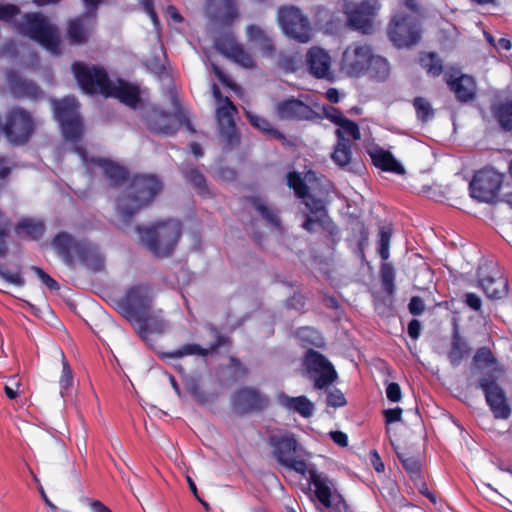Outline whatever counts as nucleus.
<instances>
[{
  "label": "nucleus",
  "mask_w": 512,
  "mask_h": 512,
  "mask_svg": "<svg viewBox=\"0 0 512 512\" xmlns=\"http://www.w3.org/2000/svg\"><path fill=\"white\" fill-rule=\"evenodd\" d=\"M269 445L277 462L289 470L299 473L305 480L303 490L309 494L315 507L319 509L320 503V474L315 466L310 465L304 458V449L293 433L271 435Z\"/></svg>",
  "instance_id": "nucleus-1"
},
{
  "label": "nucleus",
  "mask_w": 512,
  "mask_h": 512,
  "mask_svg": "<svg viewBox=\"0 0 512 512\" xmlns=\"http://www.w3.org/2000/svg\"><path fill=\"white\" fill-rule=\"evenodd\" d=\"M162 180L154 174L133 176L125 193L117 199V215L124 224L129 223L143 208L150 205L163 189Z\"/></svg>",
  "instance_id": "nucleus-2"
},
{
  "label": "nucleus",
  "mask_w": 512,
  "mask_h": 512,
  "mask_svg": "<svg viewBox=\"0 0 512 512\" xmlns=\"http://www.w3.org/2000/svg\"><path fill=\"white\" fill-rule=\"evenodd\" d=\"M52 245L64 263L71 268L77 262L94 273L105 267L104 256L95 243L76 239L67 232H59L53 237Z\"/></svg>",
  "instance_id": "nucleus-3"
},
{
  "label": "nucleus",
  "mask_w": 512,
  "mask_h": 512,
  "mask_svg": "<svg viewBox=\"0 0 512 512\" xmlns=\"http://www.w3.org/2000/svg\"><path fill=\"white\" fill-rule=\"evenodd\" d=\"M140 242L157 258L170 257L181 238L182 224L179 220L157 221L151 226L137 225Z\"/></svg>",
  "instance_id": "nucleus-4"
},
{
  "label": "nucleus",
  "mask_w": 512,
  "mask_h": 512,
  "mask_svg": "<svg viewBox=\"0 0 512 512\" xmlns=\"http://www.w3.org/2000/svg\"><path fill=\"white\" fill-rule=\"evenodd\" d=\"M23 19L24 22L19 25L23 35L38 42L53 55L61 54V40L56 25L39 12L26 13Z\"/></svg>",
  "instance_id": "nucleus-5"
},
{
  "label": "nucleus",
  "mask_w": 512,
  "mask_h": 512,
  "mask_svg": "<svg viewBox=\"0 0 512 512\" xmlns=\"http://www.w3.org/2000/svg\"><path fill=\"white\" fill-rule=\"evenodd\" d=\"M120 314L129 322L151 310L153 307V288L148 283H137L130 286L124 295L116 301Z\"/></svg>",
  "instance_id": "nucleus-6"
},
{
  "label": "nucleus",
  "mask_w": 512,
  "mask_h": 512,
  "mask_svg": "<svg viewBox=\"0 0 512 512\" xmlns=\"http://www.w3.org/2000/svg\"><path fill=\"white\" fill-rule=\"evenodd\" d=\"M36 129L32 114L22 107H13L6 114L5 123L1 125L8 142L13 146L26 145Z\"/></svg>",
  "instance_id": "nucleus-7"
},
{
  "label": "nucleus",
  "mask_w": 512,
  "mask_h": 512,
  "mask_svg": "<svg viewBox=\"0 0 512 512\" xmlns=\"http://www.w3.org/2000/svg\"><path fill=\"white\" fill-rule=\"evenodd\" d=\"M71 70L79 87L85 94L105 95L111 81L105 68L98 65H88L82 61H74Z\"/></svg>",
  "instance_id": "nucleus-8"
},
{
  "label": "nucleus",
  "mask_w": 512,
  "mask_h": 512,
  "mask_svg": "<svg viewBox=\"0 0 512 512\" xmlns=\"http://www.w3.org/2000/svg\"><path fill=\"white\" fill-rule=\"evenodd\" d=\"M270 405L269 396L253 386H241L230 396V407L238 416L261 414Z\"/></svg>",
  "instance_id": "nucleus-9"
},
{
  "label": "nucleus",
  "mask_w": 512,
  "mask_h": 512,
  "mask_svg": "<svg viewBox=\"0 0 512 512\" xmlns=\"http://www.w3.org/2000/svg\"><path fill=\"white\" fill-rule=\"evenodd\" d=\"M286 183L290 189L293 190L294 195L301 199L306 207V219L303 223V228L307 231H314L315 225L320 224V199L315 198L310 193V188L305 182L302 174L298 171H289L286 174Z\"/></svg>",
  "instance_id": "nucleus-10"
},
{
  "label": "nucleus",
  "mask_w": 512,
  "mask_h": 512,
  "mask_svg": "<svg viewBox=\"0 0 512 512\" xmlns=\"http://www.w3.org/2000/svg\"><path fill=\"white\" fill-rule=\"evenodd\" d=\"M278 22L283 32L300 43H307L312 38V28L308 18L295 6H281L277 13Z\"/></svg>",
  "instance_id": "nucleus-11"
},
{
  "label": "nucleus",
  "mask_w": 512,
  "mask_h": 512,
  "mask_svg": "<svg viewBox=\"0 0 512 512\" xmlns=\"http://www.w3.org/2000/svg\"><path fill=\"white\" fill-rule=\"evenodd\" d=\"M388 36L394 46L410 47L420 40L421 29L414 17L398 13L390 21Z\"/></svg>",
  "instance_id": "nucleus-12"
},
{
  "label": "nucleus",
  "mask_w": 512,
  "mask_h": 512,
  "mask_svg": "<svg viewBox=\"0 0 512 512\" xmlns=\"http://www.w3.org/2000/svg\"><path fill=\"white\" fill-rule=\"evenodd\" d=\"M97 26L95 13L83 12L66 23L65 39L71 46H83L90 42Z\"/></svg>",
  "instance_id": "nucleus-13"
},
{
  "label": "nucleus",
  "mask_w": 512,
  "mask_h": 512,
  "mask_svg": "<svg viewBox=\"0 0 512 512\" xmlns=\"http://www.w3.org/2000/svg\"><path fill=\"white\" fill-rule=\"evenodd\" d=\"M501 183L502 176L494 169L480 170L470 182V195L480 202H489L496 196Z\"/></svg>",
  "instance_id": "nucleus-14"
},
{
  "label": "nucleus",
  "mask_w": 512,
  "mask_h": 512,
  "mask_svg": "<svg viewBox=\"0 0 512 512\" xmlns=\"http://www.w3.org/2000/svg\"><path fill=\"white\" fill-rule=\"evenodd\" d=\"M479 387L483 390L487 404L496 418L506 419L510 415L503 389L492 376H485L479 380Z\"/></svg>",
  "instance_id": "nucleus-15"
},
{
  "label": "nucleus",
  "mask_w": 512,
  "mask_h": 512,
  "mask_svg": "<svg viewBox=\"0 0 512 512\" xmlns=\"http://www.w3.org/2000/svg\"><path fill=\"white\" fill-rule=\"evenodd\" d=\"M372 52L369 45H350L343 53L342 69L352 76L366 73Z\"/></svg>",
  "instance_id": "nucleus-16"
},
{
  "label": "nucleus",
  "mask_w": 512,
  "mask_h": 512,
  "mask_svg": "<svg viewBox=\"0 0 512 512\" xmlns=\"http://www.w3.org/2000/svg\"><path fill=\"white\" fill-rule=\"evenodd\" d=\"M236 112L237 108L229 97H225L224 102L219 103L216 109V118L221 127V134L229 148H234L240 143V137L234 122Z\"/></svg>",
  "instance_id": "nucleus-17"
},
{
  "label": "nucleus",
  "mask_w": 512,
  "mask_h": 512,
  "mask_svg": "<svg viewBox=\"0 0 512 512\" xmlns=\"http://www.w3.org/2000/svg\"><path fill=\"white\" fill-rule=\"evenodd\" d=\"M378 9V0H362L354 9L347 12L349 24L364 34L370 33L373 17Z\"/></svg>",
  "instance_id": "nucleus-18"
},
{
  "label": "nucleus",
  "mask_w": 512,
  "mask_h": 512,
  "mask_svg": "<svg viewBox=\"0 0 512 512\" xmlns=\"http://www.w3.org/2000/svg\"><path fill=\"white\" fill-rule=\"evenodd\" d=\"M137 333L144 341H147L150 334H163L167 328V322L164 319L163 310H151L143 313L139 319L130 322Z\"/></svg>",
  "instance_id": "nucleus-19"
},
{
  "label": "nucleus",
  "mask_w": 512,
  "mask_h": 512,
  "mask_svg": "<svg viewBox=\"0 0 512 512\" xmlns=\"http://www.w3.org/2000/svg\"><path fill=\"white\" fill-rule=\"evenodd\" d=\"M330 120L337 125L335 134L338 140H348L345 136L351 137L353 140H359L361 133L358 125L346 118L338 109L331 106L322 107V118Z\"/></svg>",
  "instance_id": "nucleus-20"
},
{
  "label": "nucleus",
  "mask_w": 512,
  "mask_h": 512,
  "mask_svg": "<svg viewBox=\"0 0 512 512\" xmlns=\"http://www.w3.org/2000/svg\"><path fill=\"white\" fill-rule=\"evenodd\" d=\"M104 97L116 98L131 108H136L141 100L139 88L121 78L116 83L110 81Z\"/></svg>",
  "instance_id": "nucleus-21"
},
{
  "label": "nucleus",
  "mask_w": 512,
  "mask_h": 512,
  "mask_svg": "<svg viewBox=\"0 0 512 512\" xmlns=\"http://www.w3.org/2000/svg\"><path fill=\"white\" fill-rule=\"evenodd\" d=\"M479 286L489 299H502L508 294V281L500 271H494L485 274L481 268L479 270Z\"/></svg>",
  "instance_id": "nucleus-22"
},
{
  "label": "nucleus",
  "mask_w": 512,
  "mask_h": 512,
  "mask_svg": "<svg viewBox=\"0 0 512 512\" xmlns=\"http://www.w3.org/2000/svg\"><path fill=\"white\" fill-rule=\"evenodd\" d=\"M147 127L154 134L172 136L179 130L180 125L172 113L153 111L147 118Z\"/></svg>",
  "instance_id": "nucleus-23"
},
{
  "label": "nucleus",
  "mask_w": 512,
  "mask_h": 512,
  "mask_svg": "<svg viewBox=\"0 0 512 512\" xmlns=\"http://www.w3.org/2000/svg\"><path fill=\"white\" fill-rule=\"evenodd\" d=\"M277 115L284 120L310 119L314 111L303 101L296 98H288L277 104Z\"/></svg>",
  "instance_id": "nucleus-24"
},
{
  "label": "nucleus",
  "mask_w": 512,
  "mask_h": 512,
  "mask_svg": "<svg viewBox=\"0 0 512 512\" xmlns=\"http://www.w3.org/2000/svg\"><path fill=\"white\" fill-rule=\"evenodd\" d=\"M6 80L11 93L17 98L37 99L42 94L35 82L23 79L16 71H7Z\"/></svg>",
  "instance_id": "nucleus-25"
},
{
  "label": "nucleus",
  "mask_w": 512,
  "mask_h": 512,
  "mask_svg": "<svg viewBox=\"0 0 512 512\" xmlns=\"http://www.w3.org/2000/svg\"><path fill=\"white\" fill-rule=\"evenodd\" d=\"M277 403L287 411L298 413L304 418L313 414L314 405L306 396L291 397L281 391L276 396Z\"/></svg>",
  "instance_id": "nucleus-26"
},
{
  "label": "nucleus",
  "mask_w": 512,
  "mask_h": 512,
  "mask_svg": "<svg viewBox=\"0 0 512 512\" xmlns=\"http://www.w3.org/2000/svg\"><path fill=\"white\" fill-rule=\"evenodd\" d=\"M322 507H325L329 512H346L347 505L339 493L335 483L322 477Z\"/></svg>",
  "instance_id": "nucleus-27"
},
{
  "label": "nucleus",
  "mask_w": 512,
  "mask_h": 512,
  "mask_svg": "<svg viewBox=\"0 0 512 512\" xmlns=\"http://www.w3.org/2000/svg\"><path fill=\"white\" fill-rule=\"evenodd\" d=\"M211 16L223 24H231L238 16L234 0H208Z\"/></svg>",
  "instance_id": "nucleus-28"
},
{
  "label": "nucleus",
  "mask_w": 512,
  "mask_h": 512,
  "mask_svg": "<svg viewBox=\"0 0 512 512\" xmlns=\"http://www.w3.org/2000/svg\"><path fill=\"white\" fill-rule=\"evenodd\" d=\"M373 164L383 171L393 172L396 174H403V166L393 157V155L382 149L374 148L369 151Z\"/></svg>",
  "instance_id": "nucleus-29"
},
{
  "label": "nucleus",
  "mask_w": 512,
  "mask_h": 512,
  "mask_svg": "<svg viewBox=\"0 0 512 512\" xmlns=\"http://www.w3.org/2000/svg\"><path fill=\"white\" fill-rule=\"evenodd\" d=\"M246 34L248 41L258 46L264 54L270 55L275 51L272 38L260 26L256 24L248 25Z\"/></svg>",
  "instance_id": "nucleus-30"
},
{
  "label": "nucleus",
  "mask_w": 512,
  "mask_h": 512,
  "mask_svg": "<svg viewBox=\"0 0 512 512\" xmlns=\"http://www.w3.org/2000/svg\"><path fill=\"white\" fill-rule=\"evenodd\" d=\"M448 85L456 94L457 99L462 102L471 100L476 92L474 79L468 75H462L453 81H448Z\"/></svg>",
  "instance_id": "nucleus-31"
},
{
  "label": "nucleus",
  "mask_w": 512,
  "mask_h": 512,
  "mask_svg": "<svg viewBox=\"0 0 512 512\" xmlns=\"http://www.w3.org/2000/svg\"><path fill=\"white\" fill-rule=\"evenodd\" d=\"M256 211L261 215L262 219L270 226L279 229L281 227V220L278 216V211L266 204V202L257 196L246 197Z\"/></svg>",
  "instance_id": "nucleus-32"
},
{
  "label": "nucleus",
  "mask_w": 512,
  "mask_h": 512,
  "mask_svg": "<svg viewBox=\"0 0 512 512\" xmlns=\"http://www.w3.org/2000/svg\"><path fill=\"white\" fill-rule=\"evenodd\" d=\"M181 173L184 179L194 187L198 195L203 197L210 195L206 177L197 167L192 165L183 166Z\"/></svg>",
  "instance_id": "nucleus-33"
},
{
  "label": "nucleus",
  "mask_w": 512,
  "mask_h": 512,
  "mask_svg": "<svg viewBox=\"0 0 512 512\" xmlns=\"http://www.w3.org/2000/svg\"><path fill=\"white\" fill-rule=\"evenodd\" d=\"M98 164L111 186L118 187L128 179V171L124 167L106 159L99 160Z\"/></svg>",
  "instance_id": "nucleus-34"
},
{
  "label": "nucleus",
  "mask_w": 512,
  "mask_h": 512,
  "mask_svg": "<svg viewBox=\"0 0 512 512\" xmlns=\"http://www.w3.org/2000/svg\"><path fill=\"white\" fill-rule=\"evenodd\" d=\"M325 402V413L332 414L331 409H338L347 405L345 394L336 385L324 386L322 390Z\"/></svg>",
  "instance_id": "nucleus-35"
},
{
  "label": "nucleus",
  "mask_w": 512,
  "mask_h": 512,
  "mask_svg": "<svg viewBox=\"0 0 512 512\" xmlns=\"http://www.w3.org/2000/svg\"><path fill=\"white\" fill-rule=\"evenodd\" d=\"M78 102L74 98H64L54 102V114L59 123L79 116Z\"/></svg>",
  "instance_id": "nucleus-36"
},
{
  "label": "nucleus",
  "mask_w": 512,
  "mask_h": 512,
  "mask_svg": "<svg viewBox=\"0 0 512 512\" xmlns=\"http://www.w3.org/2000/svg\"><path fill=\"white\" fill-rule=\"evenodd\" d=\"M303 367L313 380L314 388L320 389V352L309 349L303 359Z\"/></svg>",
  "instance_id": "nucleus-37"
},
{
  "label": "nucleus",
  "mask_w": 512,
  "mask_h": 512,
  "mask_svg": "<svg viewBox=\"0 0 512 512\" xmlns=\"http://www.w3.org/2000/svg\"><path fill=\"white\" fill-rule=\"evenodd\" d=\"M492 113L503 130L512 131V99L496 102L492 106Z\"/></svg>",
  "instance_id": "nucleus-38"
},
{
  "label": "nucleus",
  "mask_w": 512,
  "mask_h": 512,
  "mask_svg": "<svg viewBox=\"0 0 512 512\" xmlns=\"http://www.w3.org/2000/svg\"><path fill=\"white\" fill-rule=\"evenodd\" d=\"M325 238L326 245L330 249L334 247L341 240V233L338 226L332 221V219L322 210V239Z\"/></svg>",
  "instance_id": "nucleus-39"
},
{
  "label": "nucleus",
  "mask_w": 512,
  "mask_h": 512,
  "mask_svg": "<svg viewBox=\"0 0 512 512\" xmlns=\"http://www.w3.org/2000/svg\"><path fill=\"white\" fill-rule=\"evenodd\" d=\"M45 226L42 222L33 221L31 219H23L16 226V233L19 236H27L37 240L44 234Z\"/></svg>",
  "instance_id": "nucleus-40"
},
{
  "label": "nucleus",
  "mask_w": 512,
  "mask_h": 512,
  "mask_svg": "<svg viewBox=\"0 0 512 512\" xmlns=\"http://www.w3.org/2000/svg\"><path fill=\"white\" fill-rule=\"evenodd\" d=\"M369 61L366 73L378 80H384L388 77L390 68L385 58L372 53Z\"/></svg>",
  "instance_id": "nucleus-41"
},
{
  "label": "nucleus",
  "mask_w": 512,
  "mask_h": 512,
  "mask_svg": "<svg viewBox=\"0 0 512 512\" xmlns=\"http://www.w3.org/2000/svg\"><path fill=\"white\" fill-rule=\"evenodd\" d=\"M184 386L197 403L204 405L209 402V395L203 390L200 380L197 377H186L184 380Z\"/></svg>",
  "instance_id": "nucleus-42"
},
{
  "label": "nucleus",
  "mask_w": 512,
  "mask_h": 512,
  "mask_svg": "<svg viewBox=\"0 0 512 512\" xmlns=\"http://www.w3.org/2000/svg\"><path fill=\"white\" fill-rule=\"evenodd\" d=\"M63 136L70 142H77L82 136V121L80 116L60 123Z\"/></svg>",
  "instance_id": "nucleus-43"
},
{
  "label": "nucleus",
  "mask_w": 512,
  "mask_h": 512,
  "mask_svg": "<svg viewBox=\"0 0 512 512\" xmlns=\"http://www.w3.org/2000/svg\"><path fill=\"white\" fill-rule=\"evenodd\" d=\"M240 45L232 34H224L215 41L216 49L228 58L233 56Z\"/></svg>",
  "instance_id": "nucleus-44"
},
{
  "label": "nucleus",
  "mask_w": 512,
  "mask_h": 512,
  "mask_svg": "<svg viewBox=\"0 0 512 512\" xmlns=\"http://www.w3.org/2000/svg\"><path fill=\"white\" fill-rule=\"evenodd\" d=\"M189 355H198L205 357L208 355V350L201 347L199 344L188 343L181 346L178 349L166 353V357L168 358H182L184 356Z\"/></svg>",
  "instance_id": "nucleus-45"
},
{
  "label": "nucleus",
  "mask_w": 512,
  "mask_h": 512,
  "mask_svg": "<svg viewBox=\"0 0 512 512\" xmlns=\"http://www.w3.org/2000/svg\"><path fill=\"white\" fill-rule=\"evenodd\" d=\"M351 144L349 140H338L332 154L333 161L339 166H345L351 161Z\"/></svg>",
  "instance_id": "nucleus-46"
},
{
  "label": "nucleus",
  "mask_w": 512,
  "mask_h": 512,
  "mask_svg": "<svg viewBox=\"0 0 512 512\" xmlns=\"http://www.w3.org/2000/svg\"><path fill=\"white\" fill-rule=\"evenodd\" d=\"M413 106L416 110L417 118L420 121L427 122L434 117V110L427 99L423 97H417L413 101Z\"/></svg>",
  "instance_id": "nucleus-47"
},
{
  "label": "nucleus",
  "mask_w": 512,
  "mask_h": 512,
  "mask_svg": "<svg viewBox=\"0 0 512 512\" xmlns=\"http://www.w3.org/2000/svg\"><path fill=\"white\" fill-rule=\"evenodd\" d=\"M338 382L339 376L334 365L322 355V390L324 386L336 385Z\"/></svg>",
  "instance_id": "nucleus-48"
},
{
  "label": "nucleus",
  "mask_w": 512,
  "mask_h": 512,
  "mask_svg": "<svg viewBox=\"0 0 512 512\" xmlns=\"http://www.w3.org/2000/svg\"><path fill=\"white\" fill-rule=\"evenodd\" d=\"M421 66L426 69L431 76H438L442 72V64L434 53H427L420 58Z\"/></svg>",
  "instance_id": "nucleus-49"
},
{
  "label": "nucleus",
  "mask_w": 512,
  "mask_h": 512,
  "mask_svg": "<svg viewBox=\"0 0 512 512\" xmlns=\"http://www.w3.org/2000/svg\"><path fill=\"white\" fill-rule=\"evenodd\" d=\"M467 353L466 343L458 336L455 335L452 341V347L449 353V359L453 365H458Z\"/></svg>",
  "instance_id": "nucleus-50"
},
{
  "label": "nucleus",
  "mask_w": 512,
  "mask_h": 512,
  "mask_svg": "<svg viewBox=\"0 0 512 512\" xmlns=\"http://www.w3.org/2000/svg\"><path fill=\"white\" fill-rule=\"evenodd\" d=\"M306 62L311 75L320 79V46H313L309 49Z\"/></svg>",
  "instance_id": "nucleus-51"
},
{
  "label": "nucleus",
  "mask_w": 512,
  "mask_h": 512,
  "mask_svg": "<svg viewBox=\"0 0 512 512\" xmlns=\"http://www.w3.org/2000/svg\"><path fill=\"white\" fill-rule=\"evenodd\" d=\"M495 362V358L488 348H480L474 356V364L479 369L491 367Z\"/></svg>",
  "instance_id": "nucleus-52"
},
{
  "label": "nucleus",
  "mask_w": 512,
  "mask_h": 512,
  "mask_svg": "<svg viewBox=\"0 0 512 512\" xmlns=\"http://www.w3.org/2000/svg\"><path fill=\"white\" fill-rule=\"evenodd\" d=\"M391 239V230L388 227H381L379 231V254L383 260L389 258V247Z\"/></svg>",
  "instance_id": "nucleus-53"
},
{
  "label": "nucleus",
  "mask_w": 512,
  "mask_h": 512,
  "mask_svg": "<svg viewBox=\"0 0 512 512\" xmlns=\"http://www.w3.org/2000/svg\"><path fill=\"white\" fill-rule=\"evenodd\" d=\"M230 59L244 68H253L255 66L252 55L242 45L238 47Z\"/></svg>",
  "instance_id": "nucleus-54"
},
{
  "label": "nucleus",
  "mask_w": 512,
  "mask_h": 512,
  "mask_svg": "<svg viewBox=\"0 0 512 512\" xmlns=\"http://www.w3.org/2000/svg\"><path fill=\"white\" fill-rule=\"evenodd\" d=\"M9 227L10 221L0 209V257H5L8 253L5 239L8 236Z\"/></svg>",
  "instance_id": "nucleus-55"
},
{
  "label": "nucleus",
  "mask_w": 512,
  "mask_h": 512,
  "mask_svg": "<svg viewBox=\"0 0 512 512\" xmlns=\"http://www.w3.org/2000/svg\"><path fill=\"white\" fill-rule=\"evenodd\" d=\"M0 278L4 279L7 283L18 287H22L25 284V280L23 279L20 271L12 273L3 263H0Z\"/></svg>",
  "instance_id": "nucleus-56"
},
{
  "label": "nucleus",
  "mask_w": 512,
  "mask_h": 512,
  "mask_svg": "<svg viewBox=\"0 0 512 512\" xmlns=\"http://www.w3.org/2000/svg\"><path fill=\"white\" fill-rule=\"evenodd\" d=\"M296 334L303 343V346L314 345L319 347L315 341L318 338V333L316 330L309 327H302L297 330Z\"/></svg>",
  "instance_id": "nucleus-57"
},
{
  "label": "nucleus",
  "mask_w": 512,
  "mask_h": 512,
  "mask_svg": "<svg viewBox=\"0 0 512 512\" xmlns=\"http://www.w3.org/2000/svg\"><path fill=\"white\" fill-rule=\"evenodd\" d=\"M31 270L36 274V276L41 280V282L46 285L51 291H57L60 289V285L56 280H54L50 275H48L42 268L38 266H32Z\"/></svg>",
  "instance_id": "nucleus-58"
},
{
  "label": "nucleus",
  "mask_w": 512,
  "mask_h": 512,
  "mask_svg": "<svg viewBox=\"0 0 512 512\" xmlns=\"http://www.w3.org/2000/svg\"><path fill=\"white\" fill-rule=\"evenodd\" d=\"M62 374L60 377V386H61V393L63 394V390H67L69 387L72 386L73 383V376L72 371L70 369V366L65 358V356L62 354Z\"/></svg>",
  "instance_id": "nucleus-59"
},
{
  "label": "nucleus",
  "mask_w": 512,
  "mask_h": 512,
  "mask_svg": "<svg viewBox=\"0 0 512 512\" xmlns=\"http://www.w3.org/2000/svg\"><path fill=\"white\" fill-rule=\"evenodd\" d=\"M381 279L382 283L385 287V290L389 293L393 290V282H394V269L388 264L384 263L381 267Z\"/></svg>",
  "instance_id": "nucleus-60"
},
{
  "label": "nucleus",
  "mask_w": 512,
  "mask_h": 512,
  "mask_svg": "<svg viewBox=\"0 0 512 512\" xmlns=\"http://www.w3.org/2000/svg\"><path fill=\"white\" fill-rule=\"evenodd\" d=\"M247 117L249 119L250 124L253 127H255L263 132H266V133L274 132L270 122L268 120H266L265 118L258 116V115H253L250 112H247ZM275 133H277V132L275 131Z\"/></svg>",
  "instance_id": "nucleus-61"
},
{
  "label": "nucleus",
  "mask_w": 512,
  "mask_h": 512,
  "mask_svg": "<svg viewBox=\"0 0 512 512\" xmlns=\"http://www.w3.org/2000/svg\"><path fill=\"white\" fill-rule=\"evenodd\" d=\"M20 13L15 4H0V21L10 22Z\"/></svg>",
  "instance_id": "nucleus-62"
},
{
  "label": "nucleus",
  "mask_w": 512,
  "mask_h": 512,
  "mask_svg": "<svg viewBox=\"0 0 512 512\" xmlns=\"http://www.w3.org/2000/svg\"><path fill=\"white\" fill-rule=\"evenodd\" d=\"M404 468L410 473V474H417L420 470V464L417 458L413 456H405L400 455L399 456Z\"/></svg>",
  "instance_id": "nucleus-63"
},
{
  "label": "nucleus",
  "mask_w": 512,
  "mask_h": 512,
  "mask_svg": "<svg viewBox=\"0 0 512 512\" xmlns=\"http://www.w3.org/2000/svg\"><path fill=\"white\" fill-rule=\"evenodd\" d=\"M386 396L391 402H399L402 397L399 384L395 382L389 383L386 387Z\"/></svg>",
  "instance_id": "nucleus-64"
}]
</instances>
